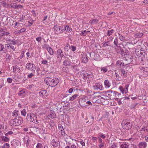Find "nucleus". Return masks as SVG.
Listing matches in <instances>:
<instances>
[{"instance_id": "f257e3e1", "label": "nucleus", "mask_w": 148, "mask_h": 148, "mask_svg": "<svg viewBox=\"0 0 148 148\" xmlns=\"http://www.w3.org/2000/svg\"><path fill=\"white\" fill-rule=\"evenodd\" d=\"M44 81L47 85L51 87L55 86L59 82V79L57 78L47 77L45 79Z\"/></svg>"}, {"instance_id": "f03ea898", "label": "nucleus", "mask_w": 148, "mask_h": 148, "mask_svg": "<svg viewBox=\"0 0 148 148\" xmlns=\"http://www.w3.org/2000/svg\"><path fill=\"white\" fill-rule=\"evenodd\" d=\"M23 120L21 117L15 118L14 119H11L9 122L10 125L12 126H18L21 124L23 122Z\"/></svg>"}, {"instance_id": "7ed1b4c3", "label": "nucleus", "mask_w": 148, "mask_h": 148, "mask_svg": "<svg viewBox=\"0 0 148 148\" xmlns=\"http://www.w3.org/2000/svg\"><path fill=\"white\" fill-rule=\"evenodd\" d=\"M122 126L124 129L129 130L132 127V124L127 120H123L122 122Z\"/></svg>"}, {"instance_id": "20e7f679", "label": "nucleus", "mask_w": 148, "mask_h": 148, "mask_svg": "<svg viewBox=\"0 0 148 148\" xmlns=\"http://www.w3.org/2000/svg\"><path fill=\"white\" fill-rule=\"evenodd\" d=\"M63 26H54L53 29L55 31V33L57 34L62 33L64 32V29Z\"/></svg>"}, {"instance_id": "39448f33", "label": "nucleus", "mask_w": 148, "mask_h": 148, "mask_svg": "<svg viewBox=\"0 0 148 148\" xmlns=\"http://www.w3.org/2000/svg\"><path fill=\"white\" fill-rule=\"evenodd\" d=\"M26 68L29 70L32 71H34L35 69V66L34 65L30 63H27L26 65Z\"/></svg>"}, {"instance_id": "423d86ee", "label": "nucleus", "mask_w": 148, "mask_h": 148, "mask_svg": "<svg viewBox=\"0 0 148 148\" xmlns=\"http://www.w3.org/2000/svg\"><path fill=\"white\" fill-rule=\"evenodd\" d=\"M57 53V57L58 58H59L60 57L62 58V57L64 56V54L65 56L66 55V52H64V54H63L62 50L60 49L58 50Z\"/></svg>"}, {"instance_id": "0eeeda50", "label": "nucleus", "mask_w": 148, "mask_h": 148, "mask_svg": "<svg viewBox=\"0 0 148 148\" xmlns=\"http://www.w3.org/2000/svg\"><path fill=\"white\" fill-rule=\"evenodd\" d=\"M58 127L59 132L60 133L62 136H64L65 135V133L63 127L60 125H59Z\"/></svg>"}, {"instance_id": "6e6552de", "label": "nucleus", "mask_w": 148, "mask_h": 148, "mask_svg": "<svg viewBox=\"0 0 148 148\" xmlns=\"http://www.w3.org/2000/svg\"><path fill=\"white\" fill-rule=\"evenodd\" d=\"M128 86H129L128 85H126L124 88L122 86H120L119 88L122 92H127L128 91Z\"/></svg>"}, {"instance_id": "1a4fd4ad", "label": "nucleus", "mask_w": 148, "mask_h": 148, "mask_svg": "<svg viewBox=\"0 0 148 148\" xmlns=\"http://www.w3.org/2000/svg\"><path fill=\"white\" fill-rule=\"evenodd\" d=\"M30 140L29 137L28 136H26L24 138V141L25 144H26L27 145H29Z\"/></svg>"}, {"instance_id": "9d476101", "label": "nucleus", "mask_w": 148, "mask_h": 148, "mask_svg": "<svg viewBox=\"0 0 148 148\" xmlns=\"http://www.w3.org/2000/svg\"><path fill=\"white\" fill-rule=\"evenodd\" d=\"M147 145V143L145 142H140L138 146L139 148H145Z\"/></svg>"}, {"instance_id": "9b49d317", "label": "nucleus", "mask_w": 148, "mask_h": 148, "mask_svg": "<svg viewBox=\"0 0 148 148\" xmlns=\"http://www.w3.org/2000/svg\"><path fill=\"white\" fill-rule=\"evenodd\" d=\"M94 89L95 90L99 89L102 90L103 89V88L100 85V84L98 83H96L95 85L94 86Z\"/></svg>"}, {"instance_id": "f8f14e48", "label": "nucleus", "mask_w": 148, "mask_h": 148, "mask_svg": "<svg viewBox=\"0 0 148 148\" xmlns=\"http://www.w3.org/2000/svg\"><path fill=\"white\" fill-rule=\"evenodd\" d=\"M34 115L33 114H28L27 116V119L30 122H32L34 117Z\"/></svg>"}, {"instance_id": "ddd939ff", "label": "nucleus", "mask_w": 148, "mask_h": 148, "mask_svg": "<svg viewBox=\"0 0 148 148\" xmlns=\"http://www.w3.org/2000/svg\"><path fill=\"white\" fill-rule=\"evenodd\" d=\"M81 60L82 62L84 63H86L88 62V58L86 54H83Z\"/></svg>"}, {"instance_id": "4468645a", "label": "nucleus", "mask_w": 148, "mask_h": 148, "mask_svg": "<svg viewBox=\"0 0 148 148\" xmlns=\"http://www.w3.org/2000/svg\"><path fill=\"white\" fill-rule=\"evenodd\" d=\"M119 47H120V51L119 52H117L119 53L122 56L126 55L127 54L126 52H125L123 49L121 48L120 46H119Z\"/></svg>"}, {"instance_id": "2eb2a0df", "label": "nucleus", "mask_w": 148, "mask_h": 148, "mask_svg": "<svg viewBox=\"0 0 148 148\" xmlns=\"http://www.w3.org/2000/svg\"><path fill=\"white\" fill-rule=\"evenodd\" d=\"M71 63V61L68 60H64L63 63V65L65 66H70Z\"/></svg>"}, {"instance_id": "dca6fc26", "label": "nucleus", "mask_w": 148, "mask_h": 148, "mask_svg": "<svg viewBox=\"0 0 148 148\" xmlns=\"http://www.w3.org/2000/svg\"><path fill=\"white\" fill-rule=\"evenodd\" d=\"M20 69V67L17 65L15 66H13V71L15 73H17Z\"/></svg>"}, {"instance_id": "f3484780", "label": "nucleus", "mask_w": 148, "mask_h": 148, "mask_svg": "<svg viewBox=\"0 0 148 148\" xmlns=\"http://www.w3.org/2000/svg\"><path fill=\"white\" fill-rule=\"evenodd\" d=\"M7 42L8 43H9L11 45H15L16 44L17 42L16 41H15L13 40H12L11 41L10 40H7Z\"/></svg>"}, {"instance_id": "a211bd4d", "label": "nucleus", "mask_w": 148, "mask_h": 148, "mask_svg": "<svg viewBox=\"0 0 148 148\" xmlns=\"http://www.w3.org/2000/svg\"><path fill=\"white\" fill-rule=\"evenodd\" d=\"M0 51H3L4 53L6 52V49L2 44H0Z\"/></svg>"}, {"instance_id": "6ab92c4d", "label": "nucleus", "mask_w": 148, "mask_h": 148, "mask_svg": "<svg viewBox=\"0 0 148 148\" xmlns=\"http://www.w3.org/2000/svg\"><path fill=\"white\" fill-rule=\"evenodd\" d=\"M104 83L106 87L109 88L110 86V83L109 82V81L107 80H106L104 81Z\"/></svg>"}, {"instance_id": "aec40b11", "label": "nucleus", "mask_w": 148, "mask_h": 148, "mask_svg": "<svg viewBox=\"0 0 148 148\" xmlns=\"http://www.w3.org/2000/svg\"><path fill=\"white\" fill-rule=\"evenodd\" d=\"M64 31L65 30L66 32H70L72 31V29L71 28L69 27L68 26H66L64 27Z\"/></svg>"}, {"instance_id": "412c9836", "label": "nucleus", "mask_w": 148, "mask_h": 148, "mask_svg": "<svg viewBox=\"0 0 148 148\" xmlns=\"http://www.w3.org/2000/svg\"><path fill=\"white\" fill-rule=\"evenodd\" d=\"M143 35V33H138L135 34V37L136 38H140L142 37Z\"/></svg>"}, {"instance_id": "4be33fe9", "label": "nucleus", "mask_w": 148, "mask_h": 148, "mask_svg": "<svg viewBox=\"0 0 148 148\" xmlns=\"http://www.w3.org/2000/svg\"><path fill=\"white\" fill-rule=\"evenodd\" d=\"M1 138L2 141L5 142H7L9 140V138L6 136H2Z\"/></svg>"}, {"instance_id": "5701e85b", "label": "nucleus", "mask_w": 148, "mask_h": 148, "mask_svg": "<svg viewBox=\"0 0 148 148\" xmlns=\"http://www.w3.org/2000/svg\"><path fill=\"white\" fill-rule=\"evenodd\" d=\"M48 53L51 55H53V49L50 47H49L47 49Z\"/></svg>"}, {"instance_id": "b1692460", "label": "nucleus", "mask_w": 148, "mask_h": 148, "mask_svg": "<svg viewBox=\"0 0 148 148\" xmlns=\"http://www.w3.org/2000/svg\"><path fill=\"white\" fill-rule=\"evenodd\" d=\"M19 111L18 110H15L12 112V116H17L18 115Z\"/></svg>"}, {"instance_id": "393cba45", "label": "nucleus", "mask_w": 148, "mask_h": 148, "mask_svg": "<svg viewBox=\"0 0 148 148\" xmlns=\"http://www.w3.org/2000/svg\"><path fill=\"white\" fill-rule=\"evenodd\" d=\"M90 22L91 24H96L99 22V21L97 19H92L90 20Z\"/></svg>"}, {"instance_id": "a878e982", "label": "nucleus", "mask_w": 148, "mask_h": 148, "mask_svg": "<svg viewBox=\"0 0 148 148\" xmlns=\"http://www.w3.org/2000/svg\"><path fill=\"white\" fill-rule=\"evenodd\" d=\"M118 35L119 36V39L121 41H124L125 40V38L122 35L120 34L119 33H118Z\"/></svg>"}, {"instance_id": "bb28decb", "label": "nucleus", "mask_w": 148, "mask_h": 148, "mask_svg": "<svg viewBox=\"0 0 148 148\" xmlns=\"http://www.w3.org/2000/svg\"><path fill=\"white\" fill-rule=\"evenodd\" d=\"M56 115L54 113H51L48 116V118H51L52 119H53L56 117Z\"/></svg>"}, {"instance_id": "cd10ccee", "label": "nucleus", "mask_w": 148, "mask_h": 148, "mask_svg": "<svg viewBox=\"0 0 148 148\" xmlns=\"http://www.w3.org/2000/svg\"><path fill=\"white\" fill-rule=\"evenodd\" d=\"M140 131H143L144 132H148V126H143L141 129Z\"/></svg>"}, {"instance_id": "c85d7f7f", "label": "nucleus", "mask_w": 148, "mask_h": 148, "mask_svg": "<svg viewBox=\"0 0 148 148\" xmlns=\"http://www.w3.org/2000/svg\"><path fill=\"white\" fill-rule=\"evenodd\" d=\"M134 58L132 56H131L130 57V58H129L127 59V60L129 61L130 62H129L127 64H129L130 63H132L133 62V60H135L134 59Z\"/></svg>"}, {"instance_id": "c756f323", "label": "nucleus", "mask_w": 148, "mask_h": 148, "mask_svg": "<svg viewBox=\"0 0 148 148\" xmlns=\"http://www.w3.org/2000/svg\"><path fill=\"white\" fill-rule=\"evenodd\" d=\"M32 122L36 124L38 123V121L37 120V117L35 115H34V119H33V121Z\"/></svg>"}, {"instance_id": "7c9ffc66", "label": "nucleus", "mask_w": 148, "mask_h": 148, "mask_svg": "<svg viewBox=\"0 0 148 148\" xmlns=\"http://www.w3.org/2000/svg\"><path fill=\"white\" fill-rule=\"evenodd\" d=\"M78 96V95L77 94H75L73 95L72 97H70V100L71 101H73Z\"/></svg>"}, {"instance_id": "2f4dec72", "label": "nucleus", "mask_w": 148, "mask_h": 148, "mask_svg": "<svg viewBox=\"0 0 148 148\" xmlns=\"http://www.w3.org/2000/svg\"><path fill=\"white\" fill-rule=\"evenodd\" d=\"M21 114L22 115L24 116H25L27 114V112L25 109H23L22 111H21Z\"/></svg>"}, {"instance_id": "473e14b6", "label": "nucleus", "mask_w": 148, "mask_h": 148, "mask_svg": "<svg viewBox=\"0 0 148 148\" xmlns=\"http://www.w3.org/2000/svg\"><path fill=\"white\" fill-rule=\"evenodd\" d=\"M73 71H78L79 70L77 67V65H74L72 66Z\"/></svg>"}, {"instance_id": "72a5a7b5", "label": "nucleus", "mask_w": 148, "mask_h": 148, "mask_svg": "<svg viewBox=\"0 0 148 148\" xmlns=\"http://www.w3.org/2000/svg\"><path fill=\"white\" fill-rule=\"evenodd\" d=\"M86 31L85 30L83 31H82L81 32L80 34V35L83 36H85L86 35Z\"/></svg>"}, {"instance_id": "f704fd0d", "label": "nucleus", "mask_w": 148, "mask_h": 148, "mask_svg": "<svg viewBox=\"0 0 148 148\" xmlns=\"http://www.w3.org/2000/svg\"><path fill=\"white\" fill-rule=\"evenodd\" d=\"M101 71H103V73H106L108 71V69L106 67H103L101 68Z\"/></svg>"}, {"instance_id": "c9c22d12", "label": "nucleus", "mask_w": 148, "mask_h": 148, "mask_svg": "<svg viewBox=\"0 0 148 148\" xmlns=\"http://www.w3.org/2000/svg\"><path fill=\"white\" fill-rule=\"evenodd\" d=\"M114 30L113 29H112L110 30H108L107 31V35L108 36H110L112 34V33H113L114 32Z\"/></svg>"}, {"instance_id": "e433bc0d", "label": "nucleus", "mask_w": 148, "mask_h": 148, "mask_svg": "<svg viewBox=\"0 0 148 148\" xmlns=\"http://www.w3.org/2000/svg\"><path fill=\"white\" fill-rule=\"evenodd\" d=\"M118 40L117 38L115 39L114 40V45L116 46H115V48H116V47L118 46Z\"/></svg>"}, {"instance_id": "4c0bfd02", "label": "nucleus", "mask_w": 148, "mask_h": 148, "mask_svg": "<svg viewBox=\"0 0 148 148\" xmlns=\"http://www.w3.org/2000/svg\"><path fill=\"white\" fill-rule=\"evenodd\" d=\"M39 95L40 96L46 98L47 96V93H39Z\"/></svg>"}, {"instance_id": "58836bf2", "label": "nucleus", "mask_w": 148, "mask_h": 148, "mask_svg": "<svg viewBox=\"0 0 148 148\" xmlns=\"http://www.w3.org/2000/svg\"><path fill=\"white\" fill-rule=\"evenodd\" d=\"M26 30V29L25 28H22L18 31V33H21L24 32H25Z\"/></svg>"}, {"instance_id": "ea45409f", "label": "nucleus", "mask_w": 148, "mask_h": 148, "mask_svg": "<svg viewBox=\"0 0 148 148\" xmlns=\"http://www.w3.org/2000/svg\"><path fill=\"white\" fill-rule=\"evenodd\" d=\"M42 38L41 37H38L36 38V40L39 42H40L42 40Z\"/></svg>"}, {"instance_id": "a19ab883", "label": "nucleus", "mask_w": 148, "mask_h": 148, "mask_svg": "<svg viewBox=\"0 0 148 148\" xmlns=\"http://www.w3.org/2000/svg\"><path fill=\"white\" fill-rule=\"evenodd\" d=\"M109 42L108 41H107L105 43L103 44V47H105L106 46H108L109 45Z\"/></svg>"}, {"instance_id": "79ce46f5", "label": "nucleus", "mask_w": 148, "mask_h": 148, "mask_svg": "<svg viewBox=\"0 0 148 148\" xmlns=\"http://www.w3.org/2000/svg\"><path fill=\"white\" fill-rule=\"evenodd\" d=\"M82 74L83 75L84 79H86L88 75V73L86 72L83 73H82Z\"/></svg>"}, {"instance_id": "37998d69", "label": "nucleus", "mask_w": 148, "mask_h": 148, "mask_svg": "<svg viewBox=\"0 0 148 148\" xmlns=\"http://www.w3.org/2000/svg\"><path fill=\"white\" fill-rule=\"evenodd\" d=\"M10 45L9 43H8V44H5V48L6 49V51H7V49H9L10 48Z\"/></svg>"}, {"instance_id": "c03bdc74", "label": "nucleus", "mask_w": 148, "mask_h": 148, "mask_svg": "<svg viewBox=\"0 0 148 148\" xmlns=\"http://www.w3.org/2000/svg\"><path fill=\"white\" fill-rule=\"evenodd\" d=\"M49 47V46L46 44H44V45L42 46V47L43 49H47Z\"/></svg>"}, {"instance_id": "a18cd8bd", "label": "nucleus", "mask_w": 148, "mask_h": 148, "mask_svg": "<svg viewBox=\"0 0 148 148\" xmlns=\"http://www.w3.org/2000/svg\"><path fill=\"white\" fill-rule=\"evenodd\" d=\"M121 147L122 148H127L128 146L125 143H123L121 145Z\"/></svg>"}, {"instance_id": "49530a36", "label": "nucleus", "mask_w": 148, "mask_h": 148, "mask_svg": "<svg viewBox=\"0 0 148 148\" xmlns=\"http://www.w3.org/2000/svg\"><path fill=\"white\" fill-rule=\"evenodd\" d=\"M69 44H67V45L65 46L64 47V49L66 51H68L70 49V47L69 46Z\"/></svg>"}, {"instance_id": "de8ad7c7", "label": "nucleus", "mask_w": 148, "mask_h": 148, "mask_svg": "<svg viewBox=\"0 0 148 148\" xmlns=\"http://www.w3.org/2000/svg\"><path fill=\"white\" fill-rule=\"evenodd\" d=\"M13 79L11 78L8 77L7 79V81L8 83H11Z\"/></svg>"}, {"instance_id": "09e8293b", "label": "nucleus", "mask_w": 148, "mask_h": 148, "mask_svg": "<svg viewBox=\"0 0 148 148\" xmlns=\"http://www.w3.org/2000/svg\"><path fill=\"white\" fill-rule=\"evenodd\" d=\"M34 75L33 73H31L27 75V77L31 78Z\"/></svg>"}, {"instance_id": "8fccbe9b", "label": "nucleus", "mask_w": 148, "mask_h": 148, "mask_svg": "<svg viewBox=\"0 0 148 148\" xmlns=\"http://www.w3.org/2000/svg\"><path fill=\"white\" fill-rule=\"evenodd\" d=\"M25 53V52L24 51H22L21 53V55L19 56V58L20 59H22L23 56H24V54Z\"/></svg>"}, {"instance_id": "3c124183", "label": "nucleus", "mask_w": 148, "mask_h": 148, "mask_svg": "<svg viewBox=\"0 0 148 148\" xmlns=\"http://www.w3.org/2000/svg\"><path fill=\"white\" fill-rule=\"evenodd\" d=\"M13 132L12 131H10L8 132H7V133L5 134V135L6 136H8L9 135H11L12 134H13Z\"/></svg>"}, {"instance_id": "603ef678", "label": "nucleus", "mask_w": 148, "mask_h": 148, "mask_svg": "<svg viewBox=\"0 0 148 148\" xmlns=\"http://www.w3.org/2000/svg\"><path fill=\"white\" fill-rule=\"evenodd\" d=\"M42 147V145L40 143H38L36 146L37 148H41Z\"/></svg>"}, {"instance_id": "864d4df0", "label": "nucleus", "mask_w": 148, "mask_h": 148, "mask_svg": "<svg viewBox=\"0 0 148 148\" xmlns=\"http://www.w3.org/2000/svg\"><path fill=\"white\" fill-rule=\"evenodd\" d=\"M12 50L13 51H14L16 49V47H14V46H13L12 45H10V47Z\"/></svg>"}, {"instance_id": "5fc2aeb1", "label": "nucleus", "mask_w": 148, "mask_h": 148, "mask_svg": "<svg viewBox=\"0 0 148 148\" xmlns=\"http://www.w3.org/2000/svg\"><path fill=\"white\" fill-rule=\"evenodd\" d=\"M115 76L117 78V80H119V76L118 74H117L116 73H115Z\"/></svg>"}, {"instance_id": "6e6d98bb", "label": "nucleus", "mask_w": 148, "mask_h": 148, "mask_svg": "<svg viewBox=\"0 0 148 148\" xmlns=\"http://www.w3.org/2000/svg\"><path fill=\"white\" fill-rule=\"evenodd\" d=\"M5 148H9V144L8 143H5L4 145Z\"/></svg>"}, {"instance_id": "4d7b16f0", "label": "nucleus", "mask_w": 148, "mask_h": 148, "mask_svg": "<svg viewBox=\"0 0 148 148\" xmlns=\"http://www.w3.org/2000/svg\"><path fill=\"white\" fill-rule=\"evenodd\" d=\"M99 146L100 148H103L104 146L103 143H100V144L99 145Z\"/></svg>"}, {"instance_id": "13d9d810", "label": "nucleus", "mask_w": 148, "mask_h": 148, "mask_svg": "<svg viewBox=\"0 0 148 148\" xmlns=\"http://www.w3.org/2000/svg\"><path fill=\"white\" fill-rule=\"evenodd\" d=\"M51 145L53 146L56 147L57 146L56 143L55 141H53V142H52L51 143Z\"/></svg>"}, {"instance_id": "bf43d9fd", "label": "nucleus", "mask_w": 148, "mask_h": 148, "mask_svg": "<svg viewBox=\"0 0 148 148\" xmlns=\"http://www.w3.org/2000/svg\"><path fill=\"white\" fill-rule=\"evenodd\" d=\"M42 62L43 64H46L47 63V61L46 60H43Z\"/></svg>"}, {"instance_id": "052dcab7", "label": "nucleus", "mask_w": 148, "mask_h": 148, "mask_svg": "<svg viewBox=\"0 0 148 148\" xmlns=\"http://www.w3.org/2000/svg\"><path fill=\"white\" fill-rule=\"evenodd\" d=\"M76 48L75 47L72 46L71 49L73 51H74L76 50Z\"/></svg>"}, {"instance_id": "680f3d73", "label": "nucleus", "mask_w": 148, "mask_h": 148, "mask_svg": "<svg viewBox=\"0 0 148 148\" xmlns=\"http://www.w3.org/2000/svg\"><path fill=\"white\" fill-rule=\"evenodd\" d=\"M48 125L50 127H53L54 126V124L53 123H52V122H51L48 124Z\"/></svg>"}, {"instance_id": "e2e57ef3", "label": "nucleus", "mask_w": 148, "mask_h": 148, "mask_svg": "<svg viewBox=\"0 0 148 148\" xmlns=\"http://www.w3.org/2000/svg\"><path fill=\"white\" fill-rule=\"evenodd\" d=\"M79 91H80V90L79 89L77 88H76V89H74V92H79Z\"/></svg>"}, {"instance_id": "0e129e2a", "label": "nucleus", "mask_w": 148, "mask_h": 148, "mask_svg": "<svg viewBox=\"0 0 148 148\" xmlns=\"http://www.w3.org/2000/svg\"><path fill=\"white\" fill-rule=\"evenodd\" d=\"M19 22L18 21V22H16L15 23V26H17L18 25H19L20 24L23 25V24L19 23Z\"/></svg>"}, {"instance_id": "69168bd1", "label": "nucleus", "mask_w": 148, "mask_h": 148, "mask_svg": "<svg viewBox=\"0 0 148 148\" xmlns=\"http://www.w3.org/2000/svg\"><path fill=\"white\" fill-rule=\"evenodd\" d=\"M11 7L14 9L17 8V5H14L11 6Z\"/></svg>"}, {"instance_id": "338daca9", "label": "nucleus", "mask_w": 148, "mask_h": 148, "mask_svg": "<svg viewBox=\"0 0 148 148\" xmlns=\"http://www.w3.org/2000/svg\"><path fill=\"white\" fill-rule=\"evenodd\" d=\"M144 75L145 76H147L148 75V71H146L144 72Z\"/></svg>"}, {"instance_id": "774afa93", "label": "nucleus", "mask_w": 148, "mask_h": 148, "mask_svg": "<svg viewBox=\"0 0 148 148\" xmlns=\"http://www.w3.org/2000/svg\"><path fill=\"white\" fill-rule=\"evenodd\" d=\"M86 103H87L89 105H92V104L90 101H88L87 102H86Z\"/></svg>"}]
</instances>
